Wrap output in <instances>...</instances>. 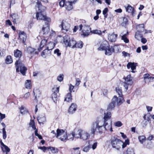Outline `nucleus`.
<instances>
[{"mask_svg": "<svg viewBox=\"0 0 154 154\" xmlns=\"http://www.w3.org/2000/svg\"><path fill=\"white\" fill-rule=\"evenodd\" d=\"M50 50H48V48H47V49L44 50L42 52V55L43 56L45 54H51V52L50 51Z\"/></svg>", "mask_w": 154, "mask_h": 154, "instance_id": "a19ab883", "label": "nucleus"}, {"mask_svg": "<svg viewBox=\"0 0 154 154\" xmlns=\"http://www.w3.org/2000/svg\"><path fill=\"white\" fill-rule=\"evenodd\" d=\"M29 126L32 127L33 129H36V128L35 125V122L33 120H31L30 122L29 123Z\"/></svg>", "mask_w": 154, "mask_h": 154, "instance_id": "e433bc0d", "label": "nucleus"}, {"mask_svg": "<svg viewBox=\"0 0 154 154\" xmlns=\"http://www.w3.org/2000/svg\"><path fill=\"white\" fill-rule=\"evenodd\" d=\"M66 2L65 0H62L59 2V5L60 7H63L64 6H65Z\"/></svg>", "mask_w": 154, "mask_h": 154, "instance_id": "603ef678", "label": "nucleus"}, {"mask_svg": "<svg viewBox=\"0 0 154 154\" xmlns=\"http://www.w3.org/2000/svg\"><path fill=\"white\" fill-rule=\"evenodd\" d=\"M67 140H73L74 138V132H72V133L68 134V136H67Z\"/></svg>", "mask_w": 154, "mask_h": 154, "instance_id": "f704fd0d", "label": "nucleus"}, {"mask_svg": "<svg viewBox=\"0 0 154 154\" xmlns=\"http://www.w3.org/2000/svg\"><path fill=\"white\" fill-rule=\"evenodd\" d=\"M137 65V63H136L129 62L128 63L127 65V66L128 69L131 68V69L132 70V72L134 73L135 72L134 70L136 69Z\"/></svg>", "mask_w": 154, "mask_h": 154, "instance_id": "ddd939ff", "label": "nucleus"}, {"mask_svg": "<svg viewBox=\"0 0 154 154\" xmlns=\"http://www.w3.org/2000/svg\"><path fill=\"white\" fill-rule=\"evenodd\" d=\"M30 95V93L29 92H28L26 93L23 97V98L25 99H27L29 97Z\"/></svg>", "mask_w": 154, "mask_h": 154, "instance_id": "13d9d810", "label": "nucleus"}, {"mask_svg": "<svg viewBox=\"0 0 154 154\" xmlns=\"http://www.w3.org/2000/svg\"><path fill=\"white\" fill-rule=\"evenodd\" d=\"M110 143L112 147L119 150L122 146V149H124L127 145L129 144V140L128 139L125 140L124 142L117 138L113 137L110 140Z\"/></svg>", "mask_w": 154, "mask_h": 154, "instance_id": "f03ea898", "label": "nucleus"}, {"mask_svg": "<svg viewBox=\"0 0 154 154\" xmlns=\"http://www.w3.org/2000/svg\"><path fill=\"white\" fill-rule=\"evenodd\" d=\"M71 94L70 93H68L66 95V97L64 99L65 101H66L67 102H70L72 100Z\"/></svg>", "mask_w": 154, "mask_h": 154, "instance_id": "c756f323", "label": "nucleus"}, {"mask_svg": "<svg viewBox=\"0 0 154 154\" xmlns=\"http://www.w3.org/2000/svg\"><path fill=\"white\" fill-rule=\"evenodd\" d=\"M102 43L100 46L98 48V51H105V54L107 55H111L114 52V48L112 46H110L108 44Z\"/></svg>", "mask_w": 154, "mask_h": 154, "instance_id": "7ed1b4c3", "label": "nucleus"}, {"mask_svg": "<svg viewBox=\"0 0 154 154\" xmlns=\"http://www.w3.org/2000/svg\"><path fill=\"white\" fill-rule=\"evenodd\" d=\"M146 108L148 112H149L152 111V107L151 106H146Z\"/></svg>", "mask_w": 154, "mask_h": 154, "instance_id": "338daca9", "label": "nucleus"}, {"mask_svg": "<svg viewBox=\"0 0 154 154\" xmlns=\"http://www.w3.org/2000/svg\"><path fill=\"white\" fill-rule=\"evenodd\" d=\"M14 56L16 57H20L22 55V53L20 51L17 50L14 52Z\"/></svg>", "mask_w": 154, "mask_h": 154, "instance_id": "7c9ffc66", "label": "nucleus"}, {"mask_svg": "<svg viewBox=\"0 0 154 154\" xmlns=\"http://www.w3.org/2000/svg\"><path fill=\"white\" fill-rule=\"evenodd\" d=\"M90 137V135L87 132L81 130V139L83 140H86Z\"/></svg>", "mask_w": 154, "mask_h": 154, "instance_id": "2eb2a0df", "label": "nucleus"}, {"mask_svg": "<svg viewBox=\"0 0 154 154\" xmlns=\"http://www.w3.org/2000/svg\"><path fill=\"white\" fill-rule=\"evenodd\" d=\"M50 149L53 153H56L58 152V150L57 148H56L54 147H49Z\"/></svg>", "mask_w": 154, "mask_h": 154, "instance_id": "09e8293b", "label": "nucleus"}, {"mask_svg": "<svg viewBox=\"0 0 154 154\" xmlns=\"http://www.w3.org/2000/svg\"><path fill=\"white\" fill-rule=\"evenodd\" d=\"M92 141L93 143L91 144V146H92L91 148L93 150L95 149L97 146V143L94 140L93 141Z\"/></svg>", "mask_w": 154, "mask_h": 154, "instance_id": "79ce46f5", "label": "nucleus"}, {"mask_svg": "<svg viewBox=\"0 0 154 154\" xmlns=\"http://www.w3.org/2000/svg\"><path fill=\"white\" fill-rule=\"evenodd\" d=\"M3 132V139H5L7 137L6 133L5 131V128L2 129Z\"/></svg>", "mask_w": 154, "mask_h": 154, "instance_id": "8fccbe9b", "label": "nucleus"}, {"mask_svg": "<svg viewBox=\"0 0 154 154\" xmlns=\"http://www.w3.org/2000/svg\"><path fill=\"white\" fill-rule=\"evenodd\" d=\"M108 36V39L109 41L111 42H115L116 40L117 35L114 34H109Z\"/></svg>", "mask_w": 154, "mask_h": 154, "instance_id": "aec40b11", "label": "nucleus"}, {"mask_svg": "<svg viewBox=\"0 0 154 154\" xmlns=\"http://www.w3.org/2000/svg\"><path fill=\"white\" fill-rule=\"evenodd\" d=\"M108 11V9L107 8H105L103 11V14L104 15V17L105 18L106 17V15Z\"/></svg>", "mask_w": 154, "mask_h": 154, "instance_id": "5fc2aeb1", "label": "nucleus"}, {"mask_svg": "<svg viewBox=\"0 0 154 154\" xmlns=\"http://www.w3.org/2000/svg\"><path fill=\"white\" fill-rule=\"evenodd\" d=\"M57 135L56 137L60 140H63L65 139L62 138L61 136L63 135L64 137L66 136V132L62 129H57Z\"/></svg>", "mask_w": 154, "mask_h": 154, "instance_id": "9d476101", "label": "nucleus"}, {"mask_svg": "<svg viewBox=\"0 0 154 154\" xmlns=\"http://www.w3.org/2000/svg\"><path fill=\"white\" fill-rule=\"evenodd\" d=\"M20 112L22 114H24L27 112L24 109V108L22 106L20 109Z\"/></svg>", "mask_w": 154, "mask_h": 154, "instance_id": "864d4df0", "label": "nucleus"}, {"mask_svg": "<svg viewBox=\"0 0 154 154\" xmlns=\"http://www.w3.org/2000/svg\"><path fill=\"white\" fill-rule=\"evenodd\" d=\"M35 49L34 48L28 47L25 50V54L29 58H31L35 54H38V53L35 51Z\"/></svg>", "mask_w": 154, "mask_h": 154, "instance_id": "423d86ee", "label": "nucleus"}, {"mask_svg": "<svg viewBox=\"0 0 154 154\" xmlns=\"http://www.w3.org/2000/svg\"><path fill=\"white\" fill-rule=\"evenodd\" d=\"M76 84L75 85H76L78 86L80 84V83L81 82V81L80 80V79H76Z\"/></svg>", "mask_w": 154, "mask_h": 154, "instance_id": "69168bd1", "label": "nucleus"}, {"mask_svg": "<svg viewBox=\"0 0 154 154\" xmlns=\"http://www.w3.org/2000/svg\"><path fill=\"white\" fill-rule=\"evenodd\" d=\"M74 88V86H73L71 84H70V85L69 86V91L70 92V93H71V92H72Z\"/></svg>", "mask_w": 154, "mask_h": 154, "instance_id": "774afa93", "label": "nucleus"}, {"mask_svg": "<svg viewBox=\"0 0 154 154\" xmlns=\"http://www.w3.org/2000/svg\"><path fill=\"white\" fill-rule=\"evenodd\" d=\"M11 16L13 19V22L14 23H16L17 20H18L20 18L19 16L17 14H13L11 15Z\"/></svg>", "mask_w": 154, "mask_h": 154, "instance_id": "bb28decb", "label": "nucleus"}, {"mask_svg": "<svg viewBox=\"0 0 154 154\" xmlns=\"http://www.w3.org/2000/svg\"><path fill=\"white\" fill-rule=\"evenodd\" d=\"M143 118L146 121L148 122H149L150 120L149 116L145 115L143 117Z\"/></svg>", "mask_w": 154, "mask_h": 154, "instance_id": "bf43d9fd", "label": "nucleus"}, {"mask_svg": "<svg viewBox=\"0 0 154 154\" xmlns=\"http://www.w3.org/2000/svg\"><path fill=\"white\" fill-rule=\"evenodd\" d=\"M3 148H4V150L5 152H9L10 151V148L6 145H4V147H3Z\"/></svg>", "mask_w": 154, "mask_h": 154, "instance_id": "4d7b16f0", "label": "nucleus"}, {"mask_svg": "<svg viewBox=\"0 0 154 154\" xmlns=\"http://www.w3.org/2000/svg\"><path fill=\"white\" fill-rule=\"evenodd\" d=\"M63 74L60 75L57 78V80L60 82L62 81L63 79Z\"/></svg>", "mask_w": 154, "mask_h": 154, "instance_id": "6e6d98bb", "label": "nucleus"}, {"mask_svg": "<svg viewBox=\"0 0 154 154\" xmlns=\"http://www.w3.org/2000/svg\"><path fill=\"white\" fill-rule=\"evenodd\" d=\"M122 54H123V55L125 57H126L128 56H129L130 55V54H129L126 52L125 51H122Z\"/></svg>", "mask_w": 154, "mask_h": 154, "instance_id": "e2e57ef3", "label": "nucleus"}, {"mask_svg": "<svg viewBox=\"0 0 154 154\" xmlns=\"http://www.w3.org/2000/svg\"><path fill=\"white\" fill-rule=\"evenodd\" d=\"M91 32L94 34H97L99 35H100L102 33L101 31L99 30H94L91 31Z\"/></svg>", "mask_w": 154, "mask_h": 154, "instance_id": "de8ad7c7", "label": "nucleus"}, {"mask_svg": "<svg viewBox=\"0 0 154 154\" xmlns=\"http://www.w3.org/2000/svg\"><path fill=\"white\" fill-rule=\"evenodd\" d=\"M146 137L144 135L140 136L138 137V139L141 143H143V142L146 140Z\"/></svg>", "mask_w": 154, "mask_h": 154, "instance_id": "37998d69", "label": "nucleus"}, {"mask_svg": "<svg viewBox=\"0 0 154 154\" xmlns=\"http://www.w3.org/2000/svg\"><path fill=\"white\" fill-rule=\"evenodd\" d=\"M114 103L112 101V102L109 104L107 107V109L109 110H111L115 107Z\"/></svg>", "mask_w": 154, "mask_h": 154, "instance_id": "c9c22d12", "label": "nucleus"}, {"mask_svg": "<svg viewBox=\"0 0 154 154\" xmlns=\"http://www.w3.org/2000/svg\"><path fill=\"white\" fill-rule=\"evenodd\" d=\"M116 92L118 94L119 96H122V91L121 88L117 87L116 88Z\"/></svg>", "mask_w": 154, "mask_h": 154, "instance_id": "ea45409f", "label": "nucleus"}, {"mask_svg": "<svg viewBox=\"0 0 154 154\" xmlns=\"http://www.w3.org/2000/svg\"><path fill=\"white\" fill-rule=\"evenodd\" d=\"M16 67V71L17 72H19V68H20V72L23 75H25L26 72L27 70L26 68L24 65L19 60H17L15 63Z\"/></svg>", "mask_w": 154, "mask_h": 154, "instance_id": "20e7f679", "label": "nucleus"}, {"mask_svg": "<svg viewBox=\"0 0 154 154\" xmlns=\"http://www.w3.org/2000/svg\"><path fill=\"white\" fill-rule=\"evenodd\" d=\"M70 38L68 35H66L63 37V42L66 46H68L69 44Z\"/></svg>", "mask_w": 154, "mask_h": 154, "instance_id": "393cba45", "label": "nucleus"}, {"mask_svg": "<svg viewBox=\"0 0 154 154\" xmlns=\"http://www.w3.org/2000/svg\"><path fill=\"white\" fill-rule=\"evenodd\" d=\"M91 30V28L89 26H85L82 31V35L85 36H88L89 34L90 31Z\"/></svg>", "mask_w": 154, "mask_h": 154, "instance_id": "4468645a", "label": "nucleus"}, {"mask_svg": "<svg viewBox=\"0 0 154 154\" xmlns=\"http://www.w3.org/2000/svg\"><path fill=\"white\" fill-rule=\"evenodd\" d=\"M81 130H78L76 133L74 132V138H80L81 139Z\"/></svg>", "mask_w": 154, "mask_h": 154, "instance_id": "2f4dec72", "label": "nucleus"}, {"mask_svg": "<svg viewBox=\"0 0 154 154\" xmlns=\"http://www.w3.org/2000/svg\"><path fill=\"white\" fill-rule=\"evenodd\" d=\"M76 104L74 103H72L69 108L68 110L70 114L73 113L76 110Z\"/></svg>", "mask_w": 154, "mask_h": 154, "instance_id": "dca6fc26", "label": "nucleus"}, {"mask_svg": "<svg viewBox=\"0 0 154 154\" xmlns=\"http://www.w3.org/2000/svg\"><path fill=\"white\" fill-rule=\"evenodd\" d=\"M38 148L42 150L44 152H45V151L47 149H49V147H46L45 146H39Z\"/></svg>", "mask_w": 154, "mask_h": 154, "instance_id": "3c124183", "label": "nucleus"}, {"mask_svg": "<svg viewBox=\"0 0 154 154\" xmlns=\"http://www.w3.org/2000/svg\"><path fill=\"white\" fill-rule=\"evenodd\" d=\"M34 93V95L35 96V98L34 100L35 102H37V97H39L41 95V92L38 89L35 90L34 89L33 91Z\"/></svg>", "mask_w": 154, "mask_h": 154, "instance_id": "f3484780", "label": "nucleus"}, {"mask_svg": "<svg viewBox=\"0 0 154 154\" xmlns=\"http://www.w3.org/2000/svg\"><path fill=\"white\" fill-rule=\"evenodd\" d=\"M125 81L124 82L123 86L127 91L128 88L129 86L133 84L132 78L130 75H128L126 77L124 78Z\"/></svg>", "mask_w": 154, "mask_h": 154, "instance_id": "39448f33", "label": "nucleus"}, {"mask_svg": "<svg viewBox=\"0 0 154 154\" xmlns=\"http://www.w3.org/2000/svg\"><path fill=\"white\" fill-rule=\"evenodd\" d=\"M122 125V122L120 121L117 122L115 123V125L118 127L121 126Z\"/></svg>", "mask_w": 154, "mask_h": 154, "instance_id": "680f3d73", "label": "nucleus"}, {"mask_svg": "<svg viewBox=\"0 0 154 154\" xmlns=\"http://www.w3.org/2000/svg\"><path fill=\"white\" fill-rule=\"evenodd\" d=\"M37 120L39 124H43L44 122L46 121L45 117L42 116H39L37 117Z\"/></svg>", "mask_w": 154, "mask_h": 154, "instance_id": "a878e982", "label": "nucleus"}, {"mask_svg": "<svg viewBox=\"0 0 154 154\" xmlns=\"http://www.w3.org/2000/svg\"><path fill=\"white\" fill-rule=\"evenodd\" d=\"M125 7L127 12L132 13L133 14L134 9L131 5H128L127 7L125 6Z\"/></svg>", "mask_w": 154, "mask_h": 154, "instance_id": "cd10ccee", "label": "nucleus"}, {"mask_svg": "<svg viewBox=\"0 0 154 154\" xmlns=\"http://www.w3.org/2000/svg\"><path fill=\"white\" fill-rule=\"evenodd\" d=\"M6 63L8 64H10L13 62L11 56H7L6 60Z\"/></svg>", "mask_w": 154, "mask_h": 154, "instance_id": "4c0bfd02", "label": "nucleus"}, {"mask_svg": "<svg viewBox=\"0 0 154 154\" xmlns=\"http://www.w3.org/2000/svg\"><path fill=\"white\" fill-rule=\"evenodd\" d=\"M25 87L27 89H30L31 88V81L29 80H26L25 83Z\"/></svg>", "mask_w": 154, "mask_h": 154, "instance_id": "72a5a7b5", "label": "nucleus"}, {"mask_svg": "<svg viewBox=\"0 0 154 154\" xmlns=\"http://www.w3.org/2000/svg\"><path fill=\"white\" fill-rule=\"evenodd\" d=\"M59 87L54 88L52 91L54 93L52 94V97L54 102H55L58 99L57 93H59Z\"/></svg>", "mask_w": 154, "mask_h": 154, "instance_id": "9b49d317", "label": "nucleus"}, {"mask_svg": "<svg viewBox=\"0 0 154 154\" xmlns=\"http://www.w3.org/2000/svg\"><path fill=\"white\" fill-rule=\"evenodd\" d=\"M44 13V12H37L36 14L37 19L38 20H43L45 21H46L48 22H50L51 21V19L50 18L47 17L45 15Z\"/></svg>", "mask_w": 154, "mask_h": 154, "instance_id": "0eeeda50", "label": "nucleus"}, {"mask_svg": "<svg viewBox=\"0 0 154 154\" xmlns=\"http://www.w3.org/2000/svg\"><path fill=\"white\" fill-rule=\"evenodd\" d=\"M123 98L122 96H119L118 97L116 96H115L112 99V101L114 102L115 104L119 106L122 104L124 101Z\"/></svg>", "mask_w": 154, "mask_h": 154, "instance_id": "6e6552de", "label": "nucleus"}, {"mask_svg": "<svg viewBox=\"0 0 154 154\" xmlns=\"http://www.w3.org/2000/svg\"><path fill=\"white\" fill-rule=\"evenodd\" d=\"M56 44L53 42H50L46 45L47 48L49 50H51L54 47Z\"/></svg>", "mask_w": 154, "mask_h": 154, "instance_id": "4be33fe9", "label": "nucleus"}, {"mask_svg": "<svg viewBox=\"0 0 154 154\" xmlns=\"http://www.w3.org/2000/svg\"><path fill=\"white\" fill-rule=\"evenodd\" d=\"M56 33L55 32L53 31V30H51V33L50 34V36L51 38L52 37H54L55 36Z\"/></svg>", "mask_w": 154, "mask_h": 154, "instance_id": "052dcab7", "label": "nucleus"}, {"mask_svg": "<svg viewBox=\"0 0 154 154\" xmlns=\"http://www.w3.org/2000/svg\"><path fill=\"white\" fill-rule=\"evenodd\" d=\"M72 3L69 1H67L65 3V7L66 10L69 11L73 8Z\"/></svg>", "mask_w": 154, "mask_h": 154, "instance_id": "412c9836", "label": "nucleus"}, {"mask_svg": "<svg viewBox=\"0 0 154 154\" xmlns=\"http://www.w3.org/2000/svg\"><path fill=\"white\" fill-rule=\"evenodd\" d=\"M46 24L43 27L42 31H43V34L44 35H47L48 33L50 31L49 25L48 23L45 22Z\"/></svg>", "mask_w": 154, "mask_h": 154, "instance_id": "a211bd4d", "label": "nucleus"}, {"mask_svg": "<svg viewBox=\"0 0 154 154\" xmlns=\"http://www.w3.org/2000/svg\"><path fill=\"white\" fill-rule=\"evenodd\" d=\"M138 32H136L135 35V38L137 40H140L143 37V35L139 33Z\"/></svg>", "mask_w": 154, "mask_h": 154, "instance_id": "58836bf2", "label": "nucleus"}, {"mask_svg": "<svg viewBox=\"0 0 154 154\" xmlns=\"http://www.w3.org/2000/svg\"><path fill=\"white\" fill-rule=\"evenodd\" d=\"M60 26L62 27L61 30L63 32H67L69 31L70 29V24L65 21H62Z\"/></svg>", "mask_w": 154, "mask_h": 154, "instance_id": "1a4fd4ad", "label": "nucleus"}, {"mask_svg": "<svg viewBox=\"0 0 154 154\" xmlns=\"http://www.w3.org/2000/svg\"><path fill=\"white\" fill-rule=\"evenodd\" d=\"M148 122V121L145 120H144L143 121L142 123V126L143 127H145L146 125L147 124Z\"/></svg>", "mask_w": 154, "mask_h": 154, "instance_id": "0e129e2a", "label": "nucleus"}, {"mask_svg": "<svg viewBox=\"0 0 154 154\" xmlns=\"http://www.w3.org/2000/svg\"><path fill=\"white\" fill-rule=\"evenodd\" d=\"M110 112H105L103 117V123L101 120H97L93 123L91 129V133L94 134L96 131L101 133L104 129L105 130L112 131V121Z\"/></svg>", "mask_w": 154, "mask_h": 154, "instance_id": "f257e3e1", "label": "nucleus"}, {"mask_svg": "<svg viewBox=\"0 0 154 154\" xmlns=\"http://www.w3.org/2000/svg\"><path fill=\"white\" fill-rule=\"evenodd\" d=\"M121 38L126 43H128L129 42V39L126 37V34H125L122 36Z\"/></svg>", "mask_w": 154, "mask_h": 154, "instance_id": "a18cd8bd", "label": "nucleus"}, {"mask_svg": "<svg viewBox=\"0 0 154 154\" xmlns=\"http://www.w3.org/2000/svg\"><path fill=\"white\" fill-rule=\"evenodd\" d=\"M83 43L82 41H79L77 42H76V48H81L83 47Z\"/></svg>", "mask_w": 154, "mask_h": 154, "instance_id": "c03bdc74", "label": "nucleus"}, {"mask_svg": "<svg viewBox=\"0 0 154 154\" xmlns=\"http://www.w3.org/2000/svg\"><path fill=\"white\" fill-rule=\"evenodd\" d=\"M125 154H135V153L133 149L131 147H129L126 150Z\"/></svg>", "mask_w": 154, "mask_h": 154, "instance_id": "473e14b6", "label": "nucleus"}, {"mask_svg": "<svg viewBox=\"0 0 154 154\" xmlns=\"http://www.w3.org/2000/svg\"><path fill=\"white\" fill-rule=\"evenodd\" d=\"M137 32H142L144 30V25L143 24L139 25L137 27Z\"/></svg>", "mask_w": 154, "mask_h": 154, "instance_id": "c85d7f7f", "label": "nucleus"}, {"mask_svg": "<svg viewBox=\"0 0 154 154\" xmlns=\"http://www.w3.org/2000/svg\"><path fill=\"white\" fill-rule=\"evenodd\" d=\"M68 46L73 48L76 47V42L74 38H70Z\"/></svg>", "mask_w": 154, "mask_h": 154, "instance_id": "6ab92c4d", "label": "nucleus"}, {"mask_svg": "<svg viewBox=\"0 0 154 154\" xmlns=\"http://www.w3.org/2000/svg\"><path fill=\"white\" fill-rule=\"evenodd\" d=\"M47 39L45 38L43 39L41 41L39 47L38 48V50L40 51L42 50V48L45 45L47 42Z\"/></svg>", "mask_w": 154, "mask_h": 154, "instance_id": "5701e85b", "label": "nucleus"}, {"mask_svg": "<svg viewBox=\"0 0 154 154\" xmlns=\"http://www.w3.org/2000/svg\"><path fill=\"white\" fill-rule=\"evenodd\" d=\"M26 36L23 31H20L19 33V39L20 42L24 43L26 39Z\"/></svg>", "mask_w": 154, "mask_h": 154, "instance_id": "f8f14e48", "label": "nucleus"}, {"mask_svg": "<svg viewBox=\"0 0 154 154\" xmlns=\"http://www.w3.org/2000/svg\"><path fill=\"white\" fill-rule=\"evenodd\" d=\"M92 143H93L92 141H88V145L84 146L83 147V151L85 152H88L91 148V144Z\"/></svg>", "mask_w": 154, "mask_h": 154, "instance_id": "b1692460", "label": "nucleus"}, {"mask_svg": "<svg viewBox=\"0 0 154 154\" xmlns=\"http://www.w3.org/2000/svg\"><path fill=\"white\" fill-rule=\"evenodd\" d=\"M54 53L55 54H56L58 57L60 56L61 54V53L58 49H57L55 50L54 51Z\"/></svg>", "mask_w": 154, "mask_h": 154, "instance_id": "49530a36", "label": "nucleus"}]
</instances>
